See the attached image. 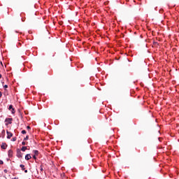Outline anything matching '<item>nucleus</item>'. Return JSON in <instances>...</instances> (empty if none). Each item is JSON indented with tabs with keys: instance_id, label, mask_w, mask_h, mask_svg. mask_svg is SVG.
Segmentation results:
<instances>
[{
	"instance_id": "a878e982",
	"label": "nucleus",
	"mask_w": 179,
	"mask_h": 179,
	"mask_svg": "<svg viewBox=\"0 0 179 179\" xmlns=\"http://www.w3.org/2000/svg\"><path fill=\"white\" fill-rule=\"evenodd\" d=\"M155 10H156V8H155Z\"/></svg>"
},
{
	"instance_id": "393cba45",
	"label": "nucleus",
	"mask_w": 179,
	"mask_h": 179,
	"mask_svg": "<svg viewBox=\"0 0 179 179\" xmlns=\"http://www.w3.org/2000/svg\"><path fill=\"white\" fill-rule=\"evenodd\" d=\"M1 78H2V75L1 74H0V79H1Z\"/></svg>"
},
{
	"instance_id": "a211bd4d",
	"label": "nucleus",
	"mask_w": 179,
	"mask_h": 179,
	"mask_svg": "<svg viewBox=\"0 0 179 179\" xmlns=\"http://www.w3.org/2000/svg\"><path fill=\"white\" fill-rule=\"evenodd\" d=\"M3 87H4V89H8V85H5L3 86Z\"/></svg>"
},
{
	"instance_id": "7ed1b4c3",
	"label": "nucleus",
	"mask_w": 179,
	"mask_h": 179,
	"mask_svg": "<svg viewBox=\"0 0 179 179\" xmlns=\"http://www.w3.org/2000/svg\"><path fill=\"white\" fill-rule=\"evenodd\" d=\"M6 134H7V139H10V138L13 136V134H12V132L8 130L6 131Z\"/></svg>"
},
{
	"instance_id": "bb28decb",
	"label": "nucleus",
	"mask_w": 179,
	"mask_h": 179,
	"mask_svg": "<svg viewBox=\"0 0 179 179\" xmlns=\"http://www.w3.org/2000/svg\"><path fill=\"white\" fill-rule=\"evenodd\" d=\"M0 138H1V135H0Z\"/></svg>"
},
{
	"instance_id": "2eb2a0df",
	"label": "nucleus",
	"mask_w": 179,
	"mask_h": 179,
	"mask_svg": "<svg viewBox=\"0 0 179 179\" xmlns=\"http://www.w3.org/2000/svg\"><path fill=\"white\" fill-rule=\"evenodd\" d=\"M10 111H11V113H12L13 114H15V108H13V109L10 110Z\"/></svg>"
},
{
	"instance_id": "6ab92c4d",
	"label": "nucleus",
	"mask_w": 179,
	"mask_h": 179,
	"mask_svg": "<svg viewBox=\"0 0 179 179\" xmlns=\"http://www.w3.org/2000/svg\"><path fill=\"white\" fill-rule=\"evenodd\" d=\"M22 145H23V146H24V145H26V142L22 141Z\"/></svg>"
},
{
	"instance_id": "b1692460",
	"label": "nucleus",
	"mask_w": 179,
	"mask_h": 179,
	"mask_svg": "<svg viewBox=\"0 0 179 179\" xmlns=\"http://www.w3.org/2000/svg\"><path fill=\"white\" fill-rule=\"evenodd\" d=\"M27 171H28L27 169L24 170V173H27Z\"/></svg>"
},
{
	"instance_id": "f257e3e1",
	"label": "nucleus",
	"mask_w": 179,
	"mask_h": 179,
	"mask_svg": "<svg viewBox=\"0 0 179 179\" xmlns=\"http://www.w3.org/2000/svg\"><path fill=\"white\" fill-rule=\"evenodd\" d=\"M16 156L18 159H22V157H23V154L22 153V151H20V149H17Z\"/></svg>"
},
{
	"instance_id": "9d476101",
	"label": "nucleus",
	"mask_w": 179,
	"mask_h": 179,
	"mask_svg": "<svg viewBox=\"0 0 179 179\" xmlns=\"http://www.w3.org/2000/svg\"><path fill=\"white\" fill-rule=\"evenodd\" d=\"M13 109V105H10L8 107V110L10 111V110Z\"/></svg>"
},
{
	"instance_id": "5701e85b",
	"label": "nucleus",
	"mask_w": 179,
	"mask_h": 179,
	"mask_svg": "<svg viewBox=\"0 0 179 179\" xmlns=\"http://www.w3.org/2000/svg\"><path fill=\"white\" fill-rule=\"evenodd\" d=\"M0 97H2V92H0Z\"/></svg>"
},
{
	"instance_id": "412c9836",
	"label": "nucleus",
	"mask_w": 179,
	"mask_h": 179,
	"mask_svg": "<svg viewBox=\"0 0 179 179\" xmlns=\"http://www.w3.org/2000/svg\"><path fill=\"white\" fill-rule=\"evenodd\" d=\"M27 129H31L30 126H27Z\"/></svg>"
},
{
	"instance_id": "9b49d317",
	"label": "nucleus",
	"mask_w": 179,
	"mask_h": 179,
	"mask_svg": "<svg viewBox=\"0 0 179 179\" xmlns=\"http://www.w3.org/2000/svg\"><path fill=\"white\" fill-rule=\"evenodd\" d=\"M1 134H3L2 138H5V130H2Z\"/></svg>"
},
{
	"instance_id": "423d86ee",
	"label": "nucleus",
	"mask_w": 179,
	"mask_h": 179,
	"mask_svg": "<svg viewBox=\"0 0 179 179\" xmlns=\"http://www.w3.org/2000/svg\"><path fill=\"white\" fill-rule=\"evenodd\" d=\"M30 159H31V155H30V154H27L25 155V160H30Z\"/></svg>"
},
{
	"instance_id": "0eeeda50",
	"label": "nucleus",
	"mask_w": 179,
	"mask_h": 179,
	"mask_svg": "<svg viewBox=\"0 0 179 179\" xmlns=\"http://www.w3.org/2000/svg\"><path fill=\"white\" fill-rule=\"evenodd\" d=\"M21 150H22V152H26V150H27V147L23 146V147L21 148Z\"/></svg>"
},
{
	"instance_id": "39448f33",
	"label": "nucleus",
	"mask_w": 179,
	"mask_h": 179,
	"mask_svg": "<svg viewBox=\"0 0 179 179\" xmlns=\"http://www.w3.org/2000/svg\"><path fill=\"white\" fill-rule=\"evenodd\" d=\"M1 148L5 150L6 148H8V145H6V143H2Z\"/></svg>"
},
{
	"instance_id": "f03ea898",
	"label": "nucleus",
	"mask_w": 179,
	"mask_h": 179,
	"mask_svg": "<svg viewBox=\"0 0 179 179\" xmlns=\"http://www.w3.org/2000/svg\"><path fill=\"white\" fill-rule=\"evenodd\" d=\"M12 121H13V119L7 117L6 118L4 122H6V125H9V124H12Z\"/></svg>"
},
{
	"instance_id": "ddd939ff",
	"label": "nucleus",
	"mask_w": 179,
	"mask_h": 179,
	"mask_svg": "<svg viewBox=\"0 0 179 179\" xmlns=\"http://www.w3.org/2000/svg\"><path fill=\"white\" fill-rule=\"evenodd\" d=\"M21 134H22V135L26 134H27L26 130H22V131H21Z\"/></svg>"
},
{
	"instance_id": "20e7f679",
	"label": "nucleus",
	"mask_w": 179,
	"mask_h": 179,
	"mask_svg": "<svg viewBox=\"0 0 179 179\" xmlns=\"http://www.w3.org/2000/svg\"><path fill=\"white\" fill-rule=\"evenodd\" d=\"M8 157H13V151L12 150H9L8 152Z\"/></svg>"
},
{
	"instance_id": "dca6fc26",
	"label": "nucleus",
	"mask_w": 179,
	"mask_h": 179,
	"mask_svg": "<svg viewBox=\"0 0 179 179\" xmlns=\"http://www.w3.org/2000/svg\"><path fill=\"white\" fill-rule=\"evenodd\" d=\"M37 155H33V159H34V160H37Z\"/></svg>"
},
{
	"instance_id": "6e6552de",
	"label": "nucleus",
	"mask_w": 179,
	"mask_h": 179,
	"mask_svg": "<svg viewBox=\"0 0 179 179\" xmlns=\"http://www.w3.org/2000/svg\"><path fill=\"white\" fill-rule=\"evenodd\" d=\"M33 153H34L35 156H38V150H35L33 151Z\"/></svg>"
},
{
	"instance_id": "1a4fd4ad",
	"label": "nucleus",
	"mask_w": 179,
	"mask_h": 179,
	"mask_svg": "<svg viewBox=\"0 0 179 179\" xmlns=\"http://www.w3.org/2000/svg\"><path fill=\"white\" fill-rule=\"evenodd\" d=\"M20 167H21L22 171H24V165L20 164Z\"/></svg>"
},
{
	"instance_id": "f3484780",
	"label": "nucleus",
	"mask_w": 179,
	"mask_h": 179,
	"mask_svg": "<svg viewBox=\"0 0 179 179\" xmlns=\"http://www.w3.org/2000/svg\"><path fill=\"white\" fill-rule=\"evenodd\" d=\"M41 171H43L44 169H43V165H41Z\"/></svg>"
},
{
	"instance_id": "4468645a",
	"label": "nucleus",
	"mask_w": 179,
	"mask_h": 179,
	"mask_svg": "<svg viewBox=\"0 0 179 179\" xmlns=\"http://www.w3.org/2000/svg\"><path fill=\"white\" fill-rule=\"evenodd\" d=\"M24 141H29V136H27L24 138Z\"/></svg>"
},
{
	"instance_id": "4be33fe9",
	"label": "nucleus",
	"mask_w": 179,
	"mask_h": 179,
	"mask_svg": "<svg viewBox=\"0 0 179 179\" xmlns=\"http://www.w3.org/2000/svg\"><path fill=\"white\" fill-rule=\"evenodd\" d=\"M4 173H8V169H4Z\"/></svg>"
},
{
	"instance_id": "f8f14e48",
	"label": "nucleus",
	"mask_w": 179,
	"mask_h": 179,
	"mask_svg": "<svg viewBox=\"0 0 179 179\" xmlns=\"http://www.w3.org/2000/svg\"><path fill=\"white\" fill-rule=\"evenodd\" d=\"M16 139H17V138L13 137V138L11 139V141H12L13 142H16Z\"/></svg>"
},
{
	"instance_id": "aec40b11",
	"label": "nucleus",
	"mask_w": 179,
	"mask_h": 179,
	"mask_svg": "<svg viewBox=\"0 0 179 179\" xmlns=\"http://www.w3.org/2000/svg\"><path fill=\"white\" fill-rule=\"evenodd\" d=\"M0 164H3V161L0 159Z\"/></svg>"
}]
</instances>
